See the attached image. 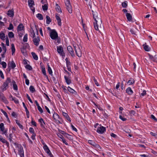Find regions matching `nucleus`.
I'll return each mask as SVG.
<instances>
[{
	"instance_id": "26",
	"label": "nucleus",
	"mask_w": 157,
	"mask_h": 157,
	"mask_svg": "<svg viewBox=\"0 0 157 157\" xmlns=\"http://www.w3.org/2000/svg\"><path fill=\"white\" fill-rule=\"evenodd\" d=\"M63 116H64L69 121H71L70 117L67 113L63 112Z\"/></svg>"
},
{
	"instance_id": "38",
	"label": "nucleus",
	"mask_w": 157,
	"mask_h": 157,
	"mask_svg": "<svg viewBox=\"0 0 157 157\" xmlns=\"http://www.w3.org/2000/svg\"><path fill=\"white\" fill-rule=\"evenodd\" d=\"M42 9L44 11L47 10L48 9V5L45 4L42 6Z\"/></svg>"
},
{
	"instance_id": "3",
	"label": "nucleus",
	"mask_w": 157,
	"mask_h": 157,
	"mask_svg": "<svg viewBox=\"0 0 157 157\" xmlns=\"http://www.w3.org/2000/svg\"><path fill=\"white\" fill-rule=\"evenodd\" d=\"M14 144L18 147V154L20 155V157H24L23 148L21 144H18L16 143H14Z\"/></svg>"
},
{
	"instance_id": "62",
	"label": "nucleus",
	"mask_w": 157,
	"mask_h": 157,
	"mask_svg": "<svg viewBox=\"0 0 157 157\" xmlns=\"http://www.w3.org/2000/svg\"><path fill=\"white\" fill-rule=\"evenodd\" d=\"M6 45L7 46H9V40L8 38V37H7L6 39Z\"/></svg>"
},
{
	"instance_id": "14",
	"label": "nucleus",
	"mask_w": 157,
	"mask_h": 157,
	"mask_svg": "<svg viewBox=\"0 0 157 157\" xmlns=\"http://www.w3.org/2000/svg\"><path fill=\"white\" fill-rule=\"evenodd\" d=\"M38 121L40 123V126L41 127L43 128V129H45V124L43 119L41 118Z\"/></svg>"
},
{
	"instance_id": "52",
	"label": "nucleus",
	"mask_w": 157,
	"mask_h": 157,
	"mask_svg": "<svg viewBox=\"0 0 157 157\" xmlns=\"http://www.w3.org/2000/svg\"><path fill=\"white\" fill-rule=\"evenodd\" d=\"M25 51V48L24 47H23V48L21 49V51L23 54L24 55L26 53Z\"/></svg>"
},
{
	"instance_id": "47",
	"label": "nucleus",
	"mask_w": 157,
	"mask_h": 157,
	"mask_svg": "<svg viewBox=\"0 0 157 157\" xmlns=\"http://www.w3.org/2000/svg\"><path fill=\"white\" fill-rule=\"evenodd\" d=\"M2 100L5 104H8L9 103L8 101L5 97L2 98Z\"/></svg>"
},
{
	"instance_id": "29",
	"label": "nucleus",
	"mask_w": 157,
	"mask_h": 157,
	"mask_svg": "<svg viewBox=\"0 0 157 157\" xmlns=\"http://www.w3.org/2000/svg\"><path fill=\"white\" fill-rule=\"evenodd\" d=\"M5 34L2 32L0 33V38L2 40H5Z\"/></svg>"
},
{
	"instance_id": "15",
	"label": "nucleus",
	"mask_w": 157,
	"mask_h": 157,
	"mask_svg": "<svg viewBox=\"0 0 157 157\" xmlns=\"http://www.w3.org/2000/svg\"><path fill=\"white\" fill-rule=\"evenodd\" d=\"M64 78L65 80V81L67 84L69 85L71 83V80L70 79V77H68L65 75L64 76Z\"/></svg>"
},
{
	"instance_id": "46",
	"label": "nucleus",
	"mask_w": 157,
	"mask_h": 157,
	"mask_svg": "<svg viewBox=\"0 0 157 157\" xmlns=\"http://www.w3.org/2000/svg\"><path fill=\"white\" fill-rule=\"evenodd\" d=\"M25 68L29 70H31L32 69V67L29 64H27L25 67Z\"/></svg>"
},
{
	"instance_id": "50",
	"label": "nucleus",
	"mask_w": 157,
	"mask_h": 157,
	"mask_svg": "<svg viewBox=\"0 0 157 157\" xmlns=\"http://www.w3.org/2000/svg\"><path fill=\"white\" fill-rule=\"evenodd\" d=\"M12 101H14V102L16 104L19 103V101L16 98H14L11 99Z\"/></svg>"
},
{
	"instance_id": "13",
	"label": "nucleus",
	"mask_w": 157,
	"mask_h": 157,
	"mask_svg": "<svg viewBox=\"0 0 157 157\" xmlns=\"http://www.w3.org/2000/svg\"><path fill=\"white\" fill-rule=\"evenodd\" d=\"M41 68L42 69V71L43 74L45 76V77H46L47 79H48V80H49L48 77V75H47L46 73L45 69L44 66V65H41Z\"/></svg>"
},
{
	"instance_id": "28",
	"label": "nucleus",
	"mask_w": 157,
	"mask_h": 157,
	"mask_svg": "<svg viewBox=\"0 0 157 157\" xmlns=\"http://www.w3.org/2000/svg\"><path fill=\"white\" fill-rule=\"evenodd\" d=\"M135 82V81L133 79L131 78L130 80L127 82V84L129 85H132Z\"/></svg>"
},
{
	"instance_id": "18",
	"label": "nucleus",
	"mask_w": 157,
	"mask_h": 157,
	"mask_svg": "<svg viewBox=\"0 0 157 157\" xmlns=\"http://www.w3.org/2000/svg\"><path fill=\"white\" fill-rule=\"evenodd\" d=\"M126 92L129 95H131L133 93V91L130 87H128L126 89Z\"/></svg>"
},
{
	"instance_id": "43",
	"label": "nucleus",
	"mask_w": 157,
	"mask_h": 157,
	"mask_svg": "<svg viewBox=\"0 0 157 157\" xmlns=\"http://www.w3.org/2000/svg\"><path fill=\"white\" fill-rule=\"evenodd\" d=\"M92 14L93 16L94 19H96L95 16H97L98 15V13L96 12H94L93 10H92Z\"/></svg>"
},
{
	"instance_id": "53",
	"label": "nucleus",
	"mask_w": 157,
	"mask_h": 157,
	"mask_svg": "<svg viewBox=\"0 0 157 157\" xmlns=\"http://www.w3.org/2000/svg\"><path fill=\"white\" fill-rule=\"evenodd\" d=\"M93 80L95 82V84L97 86H99V84L98 82L97 81V80L96 79V78L94 77L93 78Z\"/></svg>"
},
{
	"instance_id": "63",
	"label": "nucleus",
	"mask_w": 157,
	"mask_h": 157,
	"mask_svg": "<svg viewBox=\"0 0 157 157\" xmlns=\"http://www.w3.org/2000/svg\"><path fill=\"white\" fill-rule=\"evenodd\" d=\"M119 118L123 121H125L127 120L126 118L123 117L121 115L119 116Z\"/></svg>"
},
{
	"instance_id": "1",
	"label": "nucleus",
	"mask_w": 157,
	"mask_h": 157,
	"mask_svg": "<svg viewBox=\"0 0 157 157\" xmlns=\"http://www.w3.org/2000/svg\"><path fill=\"white\" fill-rule=\"evenodd\" d=\"M96 19H94L95 22L94 23V26L96 30H99L98 27L101 28L103 26L102 21L99 15L98 17L96 18Z\"/></svg>"
},
{
	"instance_id": "23",
	"label": "nucleus",
	"mask_w": 157,
	"mask_h": 157,
	"mask_svg": "<svg viewBox=\"0 0 157 157\" xmlns=\"http://www.w3.org/2000/svg\"><path fill=\"white\" fill-rule=\"evenodd\" d=\"M126 16L128 21H132V16L130 13H126Z\"/></svg>"
},
{
	"instance_id": "64",
	"label": "nucleus",
	"mask_w": 157,
	"mask_h": 157,
	"mask_svg": "<svg viewBox=\"0 0 157 157\" xmlns=\"http://www.w3.org/2000/svg\"><path fill=\"white\" fill-rule=\"evenodd\" d=\"M149 58L150 59H151V60H153V61H154L155 59L154 57L152 55L149 54Z\"/></svg>"
},
{
	"instance_id": "39",
	"label": "nucleus",
	"mask_w": 157,
	"mask_h": 157,
	"mask_svg": "<svg viewBox=\"0 0 157 157\" xmlns=\"http://www.w3.org/2000/svg\"><path fill=\"white\" fill-rule=\"evenodd\" d=\"M30 91L32 93L36 91L34 87L33 86H31L29 87Z\"/></svg>"
},
{
	"instance_id": "31",
	"label": "nucleus",
	"mask_w": 157,
	"mask_h": 157,
	"mask_svg": "<svg viewBox=\"0 0 157 157\" xmlns=\"http://www.w3.org/2000/svg\"><path fill=\"white\" fill-rule=\"evenodd\" d=\"M47 65L48 66V71L49 74L51 75H52V71L51 67H50L48 63L47 64Z\"/></svg>"
},
{
	"instance_id": "6",
	"label": "nucleus",
	"mask_w": 157,
	"mask_h": 157,
	"mask_svg": "<svg viewBox=\"0 0 157 157\" xmlns=\"http://www.w3.org/2000/svg\"><path fill=\"white\" fill-rule=\"evenodd\" d=\"M77 56L79 57L82 56V52L78 45L74 46Z\"/></svg>"
},
{
	"instance_id": "5",
	"label": "nucleus",
	"mask_w": 157,
	"mask_h": 157,
	"mask_svg": "<svg viewBox=\"0 0 157 157\" xmlns=\"http://www.w3.org/2000/svg\"><path fill=\"white\" fill-rule=\"evenodd\" d=\"M50 36L51 38L53 40H55L58 38V33L55 29L52 30L50 33Z\"/></svg>"
},
{
	"instance_id": "27",
	"label": "nucleus",
	"mask_w": 157,
	"mask_h": 157,
	"mask_svg": "<svg viewBox=\"0 0 157 157\" xmlns=\"http://www.w3.org/2000/svg\"><path fill=\"white\" fill-rule=\"evenodd\" d=\"M56 11H57L58 13L62 12V11L60 8V7L57 4H56Z\"/></svg>"
},
{
	"instance_id": "51",
	"label": "nucleus",
	"mask_w": 157,
	"mask_h": 157,
	"mask_svg": "<svg viewBox=\"0 0 157 157\" xmlns=\"http://www.w3.org/2000/svg\"><path fill=\"white\" fill-rule=\"evenodd\" d=\"M29 132L30 133L32 134L35 133L34 129L32 127L30 128L29 129Z\"/></svg>"
},
{
	"instance_id": "17",
	"label": "nucleus",
	"mask_w": 157,
	"mask_h": 157,
	"mask_svg": "<svg viewBox=\"0 0 157 157\" xmlns=\"http://www.w3.org/2000/svg\"><path fill=\"white\" fill-rule=\"evenodd\" d=\"M7 15L10 17H13L14 16V11L13 10H9L7 12Z\"/></svg>"
},
{
	"instance_id": "10",
	"label": "nucleus",
	"mask_w": 157,
	"mask_h": 157,
	"mask_svg": "<svg viewBox=\"0 0 157 157\" xmlns=\"http://www.w3.org/2000/svg\"><path fill=\"white\" fill-rule=\"evenodd\" d=\"M53 112H54V113L53 115V118L56 122H58L59 123H61L60 121L58 120V119H60L59 116L54 111H53Z\"/></svg>"
},
{
	"instance_id": "19",
	"label": "nucleus",
	"mask_w": 157,
	"mask_h": 157,
	"mask_svg": "<svg viewBox=\"0 0 157 157\" xmlns=\"http://www.w3.org/2000/svg\"><path fill=\"white\" fill-rule=\"evenodd\" d=\"M24 26H23L22 24H20L17 26V32L20 31L23 29Z\"/></svg>"
},
{
	"instance_id": "30",
	"label": "nucleus",
	"mask_w": 157,
	"mask_h": 157,
	"mask_svg": "<svg viewBox=\"0 0 157 157\" xmlns=\"http://www.w3.org/2000/svg\"><path fill=\"white\" fill-rule=\"evenodd\" d=\"M46 23L47 24H49L52 21V20H51L50 18V17L49 16L47 15L46 16Z\"/></svg>"
},
{
	"instance_id": "45",
	"label": "nucleus",
	"mask_w": 157,
	"mask_h": 157,
	"mask_svg": "<svg viewBox=\"0 0 157 157\" xmlns=\"http://www.w3.org/2000/svg\"><path fill=\"white\" fill-rule=\"evenodd\" d=\"M28 40V35L27 34H26L25 36H24L23 41L24 42H26Z\"/></svg>"
},
{
	"instance_id": "57",
	"label": "nucleus",
	"mask_w": 157,
	"mask_h": 157,
	"mask_svg": "<svg viewBox=\"0 0 157 157\" xmlns=\"http://www.w3.org/2000/svg\"><path fill=\"white\" fill-rule=\"evenodd\" d=\"M151 118L155 121H157V119L153 115H151Z\"/></svg>"
},
{
	"instance_id": "35",
	"label": "nucleus",
	"mask_w": 157,
	"mask_h": 157,
	"mask_svg": "<svg viewBox=\"0 0 157 157\" xmlns=\"http://www.w3.org/2000/svg\"><path fill=\"white\" fill-rule=\"evenodd\" d=\"M37 17L40 20H43V17L42 14L40 13H38L36 15Z\"/></svg>"
},
{
	"instance_id": "9",
	"label": "nucleus",
	"mask_w": 157,
	"mask_h": 157,
	"mask_svg": "<svg viewBox=\"0 0 157 157\" xmlns=\"http://www.w3.org/2000/svg\"><path fill=\"white\" fill-rule=\"evenodd\" d=\"M106 130V129L105 127L101 126L98 128L97 132L98 133L102 134L104 133Z\"/></svg>"
},
{
	"instance_id": "44",
	"label": "nucleus",
	"mask_w": 157,
	"mask_h": 157,
	"mask_svg": "<svg viewBox=\"0 0 157 157\" xmlns=\"http://www.w3.org/2000/svg\"><path fill=\"white\" fill-rule=\"evenodd\" d=\"M65 136L70 140H72V136L67 133L65 134Z\"/></svg>"
},
{
	"instance_id": "34",
	"label": "nucleus",
	"mask_w": 157,
	"mask_h": 157,
	"mask_svg": "<svg viewBox=\"0 0 157 157\" xmlns=\"http://www.w3.org/2000/svg\"><path fill=\"white\" fill-rule=\"evenodd\" d=\"M0 129L3 132L5 131V127L4 126V124L3 123H1L0 124Z\"/></svg>"
},
{
	"instance_id": "2",
	"label": "nucleus",
	"mask_w": 157,
	"mask_h": 157,
	"mask_svg": "<svg viewBox=\"0 0 157 157\" xmlns=\"http://www.w3.org/2000/svg\"><path fill=\"white\" fill-rule=\"evenodd\" d=\"M11 82V80L10 78L9 77H7L6 81L1 87V89L2 91L6 90L8 88L9 83L10 82Z\"/></svg>"
},
{
	"instance_id": "61",
	"label": "nucleus",
	"mask_w": 157,
	"mask_h": 157,
	"mask_svg": "<svg viewBox=\"0 0 157 157\" xmlns=\"http://www.w3.org/2000/svg\"><path fill=\"white\" fill-rule=\"evenodd\" d=\"M31 33L32 35L33 38H34V37H36L35 33L34 32V31L33 30L31 32Z\"/></svg>"
},
{
	"instance_id": "55",
	"label": "nucleus",
	"mask_w": 157,
	"mask_h": 157,
	"mask_svg": "<svg viewBox=\"0 0 157 157\" xmlns=\"http://www.w3.org/2000/svg\"><path fill=\"white\" fill-rule=\"evenodd\" d=\"M33 5H32L31 6L30 5L29 6L30 8L31 9V10L33 11V13L35 12V8L33 6Z\"/></svg>"
},
{
	"instance_id": "16",
	"label": "nucleus",
	"mask_w": 157,
	"mask_h": 157,
	"mask_svg": "<svg viewBox=\"0 0 157 157\" xmlns=\"http://www.w3.org/2000/svg\"><path fill=\"white\" fill-rule=\"evenodd\" d=\"M56 18V19L57 20L58 24L59 26H61V20L60 17H59V16L57 15H57H56L55 16Z\"/></svg>"
},
{
	"instance_id": "40",
	"label": "nucleus",
	"mask_w": 157,
	"mask_h": 157,
	"mask_svg": "<svg viewBox=\"0 0 157 157\" xmlns=\"http://www.w3.org/2000/svg\"><path fill=\"white\" fill-rule=\"evenodd\" d=\"M8 36L10 38H13L14 36L13 33L12 32H10L8 33Z\"/></svg>"
},
{
	"instance_id": "56",
	"label": "nucleus",
	"mask_w": 157,
	"mask_h": 157,
	"mask_svg": "<svg viewBox=\"0 0 157 157\" xmlns=\"http://www.w3.org/2000/svg\"><path fill=\"white\" fill-rule=\"evenodd\" d=\"M13 139V136H12V134L11 133L9 135V140L10 142L12 141V139Z\"/></svg>"
},
{
	"instance_id": "8",
	"label": "nucleus",
	"mask_w": 157,
	"mask_h": 157,
	"mask_svg": "<svg viewBox=\"0 0 157 157\" xmlns=\"http://www.w3.org/2000/svg\"><path fill=\"white\" fill-rule=\"evenodd\" d=\"M43 148L45 151L50 157H54L53 155L52 154L48 147L46 145H45L44 146Z\"/></svg>"
},
{
	"instance_id": "24",
	"label": "nucleus",
	"mask_w": 157,
	"mask_h": 157,
	"mask_svg": "<svg viewBox=\"0 0 157 157\" xmlns=\"http://www.w3.org/2000/svg\"><path fill=\"white\" fill-rule=\"evenodd\" d=\"M0 141L3 143H5L7 147H9V143L7 142V140H6L2 138V139H0Z\"/></svg>"
},
{
	"instance_id": "36",
	"label": "nucleus",
	"mask_w": 157,
	"mask_h": 157,
	"mask_svg": "<svg viewBox=\"0 0 157 157\" xmlns=\"http://www.w3.org/2000/svg\"><path fill=\"white\" fill-rule=\"evenodd\" d=\"M11 46L12 54V55H13L15 52V47L14 46V44H11Z\"/></svg>"
},
{
	"instance_id": "4",
	"label": "nucleus",
	"mask_w": 157,
	"mask_h": 157,
	"mask_svg": "<svg viewBox=\"0 0 157 157\" xmlns=\"http://www.w3.org/2000/svg\"><path fill=\"white\" fill-rule=\"evenodd\" d=\"M65 4L66 6V8L68 12L71 13H72V6L70 3V1L69 0H65Z\"/></svg>"
},
{
	"instance_id": "32",
	"label": "nucleus",
	"mask_w": 157,
	"mask_h": 157,
	"mask_svg": "<svg viewBox=\"0 0 157 157\" xmlns=\"http://www.w3.org/2000/svg\"><path fill=\"white\" fill-rule=\"evenodd\" d=\"M31 54H32L33 59L35 60H38V56L35 53H34V52H31Z\"/></svg>"
},
{
	"instance_id": "41",
	"label": "nucleus",
	"mask_w": 157,
	"mask_h": 157,
	"mask_svg": "<svg viewBox=\"0 0 157 157\" xmlns=\"http://www.w3.org/2000/svg\"><path fill=\"white\" fill-rule=\"evenodd\" d=\"M28 3L29 6H31L32 5H34V2L33 0H28Z\"/></svg>"
},
{
	"instance_id": "25",
	"label": "nucleus",
	"mask_w": 157,
	"mask_h": 157,
	"mask_svg": "<svg viewBox=\"0 0 157 157\" xmlns=\"http://www.w3.org/2000/svg\"><path fill=\"white\" fill-rule=\"evenodd\" d=\"M9 66L12 69H13L16 67V65L14 61L13 60H12L11 61V64H10V65H9Z\"/></svg>"
},
{
	"instance_id": "33",
	"label": "nucleus",
	"mask_w": 157,
	"mask_h": 157,
	"mask_svg": "<svg viewBox=\"0 0 157 157\" xmlns=\"http://www.w3.org/2000/svg\"><path fill=\"white\" fill-rule=\"evenodd\" d=\"M146 43H145V44H143V46H144V49L146 51H149L150 50V48L148 47V46L147 44H145Z\"/></svg>"
},
{
	"instance_id": "42",
	"label": "nucleus",
	"mask_w": 157,
	"mask_h": 157,
	"mask_svg": "<svg viewBox=\"0 0 157 157\" xmlns=\"http://www.w3.org/2000/svg\"><path fill=\"white\" fill-rule=\"evenodd\" d=\"M0 64H1L2 65V67L3 68H6L7 64L4 61L1 62L0 63Z\"/></svg>"
},
{
	"instance_id": "49",
	"label": "nucleus",
	"mask_w": 157,
	"mask_h": 157,
	"mask_svg": "<svg viewBox=\"0 0 157 157\" xmlns=\"http://www.w3.org/2000/svg\"><path fill=\"white\" fill-rule=\"evenodd\" d=\"M13 24L12 23H10L9 25V27L7 28V29L9 30H11L13 29Z\"/></svg>"
},
{
	"instance_id": "7",
	"label": "nucleus",
	"mask_w": 157,
	"mask_h": 157,
	"mask_svg": "<svg viewBox=\"0 0 157 157\" xmlns=\"http://www.w3.org/2000/svg\"><path fill=\"white\" fill-rule=\"evenodd\" d=\"M56 48L58 53L63 57L65 56V54L63 52V48L62 46H57Z\"/></svg>"
},
{
	"instance_id": "37",
	"label": "nucleus",
	"mask_w": 157,
	"mask_h": 157,
	"mask_svg": "<svg viewBox=\"0 0 157 157\" xmlns=\"http://www.w3.org/2000/svg\"><path fill=\"white\" fill-rule=\"evenodd\" d=\"M121 5L123 8H126L128 6V2L127 1H125L122 3Z\"/></svg>"
},
{
	"instance_id": "21",
	"label": "nucleus",
	"mask_w": 157,
	"mask_h": 157,
	"mask_svg": "<svg viewBox=\"0 0 157 157\" xmlns=\"http://www.w3.org/2000/svg\"><path fill=\"white\" fill-rule=\"evenodd\" d=\"M67 89L71 93L74 94H77V92L75 91L74 89L71 88L70 87L68 86L67 88Z\"/></svg>"
},
{
	"instance_id": "60",
	"label": "nucleus",
	"mask_w": 157,
	"mask_h": 157,
	"mask_svg": "<svg viewBox=\"0 0 157 157\" xmlns=\"http://www.w3.org/2000/svg\"><path fill=\"white\" fill-rule=\"evenodd\" d=\"M129 113H130L131 115H135V114H136V112L133 110H131L130 111Z\"/></svg>"
},
{
	"instance_id": "11",
	"label": "nucleus",
	"mask_w": 157,
	"mask_h": 157,
	"mask_svg": "<svg viewBox=\"0 0 157 157\" xmlns=\"http://www.w3.org/2000/svg\"><path fill=\"white\" fill-rule=\"evenodd\" d=\"M33 44L34 45L36 46H38L39 44V42L40 41V38L39 36H37L36 38V37L34 38H33Z\"/></svg>"
},
{
	"instance_id": "59",
	"label": "nucleus",
	"mask_w": 157,
	"mask_h": 157,
	"mask_svg": "<svg viewBox=\"0 0 157 157\" xmlns=\"http://www.w3.org/2000/svg\"><path fill=\"white\" fill-rule=\"evenodd\" d=\"M26 97H27V98L29 100V101L31 103H33V101H32V100L30 98V97L29 96V95L28 94H26Z\"/></svg>"
},
{
	"instance_id": "48",
	"label": "nucleus",
	"mask_w": 157,
	"mask_h": 157,
	"mask_svg": "<svg viewBox=\"0 0 157 157\" xmlns=\"http://www.w3.org/2000/svg\"><path fill=\"white\" fill-rule=\"evenodd\" d=\"M16 124L18 125L19 127L21 129L23 128V126L19 122H18V121L17 120H15Z\"/></svg>"
},
{
	"instance_id": "12",
	"label": "nucleus",
	"mask_w": 157,
	"mask_h": 157,
	"mask_svg": "<svg viewBox=\"0 0 157 157\" xmlns=\"http://www.w3.org/2000/svg\"><path fill=\"white\" fill-rule=\"evenodd\" d=\"M67 49L69 53L71 54L72 57L75 56V54L72 47L71 46H68L67 47Z\"/></svg>"
},
{
	"instance_id": "20",
	"label": "nucleus",
	"mask_w": 157,
	"mask_h": 157,
	"mask_svg": "<svg viewBox=\"0 0 157 157\" xmlns=\"http://www.w3.org/2000/svg\"><path fill=\"white\" fill-rule=\"evenodd\" d=\"M1 111L3 113L4 115L6 117L7 119V121L8 122H9V123H10V119H9V118L8 117V116L7 115V113L4 110H3L2 109H1Z\"/></svg>"
},
{
	"instance_id": "54",
	"label": "nucleus",
	"mask_w": 157,
	"mask_h": 157,
	"mask_svg": "<svg viewBox=\"0 0 157 157\" xmlns=\"http://www.w3.org/2000/svg\"><path fill=\"white\" fill-rule=\"evenodd\" d=\"M59 132L60 133L63 134L64 136L65 135V134H66V133L64 131L60 129H59Z\"/></svg>"
},
{
	"instance_id": "22",
	"label": "nucleus",
	"mask_w": 157,
	"mask_h": 157,
	"mask_svg": "<svg viewBox=\"0 0 157 157\" xmlns=\"http://www.w3.org/2000/svg\"><path fill=\"white\" fill-rule=\"evenodd\" d=\"M12 83L13 84V89L15 90H17L18 89L17 86L14 80H13L12 81Z\"/></svg>"
},
{
	"instance_id": "58",
	"label": "nucleus",
	"mask_w": 157,
	"mask_h": 157,
	"mask_svg": "<svg viewBox=\"0 0 157 157\" xmlns=\"http://www.w3.org/2000/svg\"><path fill=\"white\" fill-rule=\"evenodd\" d=\"M38 110L40 111V113H42L43 112V110L39 106L37 107Z\"/></svg>"
}]
</instances>
